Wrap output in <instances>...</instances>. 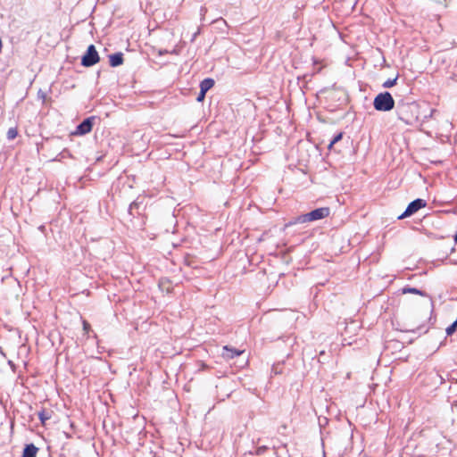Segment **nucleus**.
Returning a JSON list of instances; mask_svg holds the SVG:
<instances>
[{"label":"nucleus","instance_id":"nucleus-14","mask_svg":"<svg viewBox=\"0 0 457 457\" xmlns=\"http://www.w3.org/2000/svg\"><path fill=\"white\" fill-rule=\"evenodd\" d=\"M456 328H457V318H456V320L446 328V330H445L446 334L448 336L453 335L455 332Z\"/></svg>","mask_w":457,"mask_h":457},{"label":"nucleus","instance_id":"nucleus-1","mask_svg":"<svg viewBox=\"0 0 457 457\" xmlns=\"http://www.w3.org/2000/svg\"><path fill=\"white\" fill-rule=\"evenodd\" d=\"M329 212L330 211L329 208L328 207L318 208L308 213L302 214L296 217L293 221L289 222L287 226L296 223H305L319 220L328 217L329 215Z\"/></svg>","mask_w":457,"mask_h":457},{"label":"nucleus","instance_id":"nucleus-8","mask_svg":"<svg viewBox=\"0 0 457 457\" xmlns=\"http://www.w3.org/2000/svg\"><path fill=\"white\" fill-rule=\"evenodd\" d=\"M38 448L36 447L33 444L26 445L23 449L22 457H36Z\"/></svg>","mask_w":457,"mask_h":457},{"label":"nucleus","instance_id":"nucleus-9","mask_svg":"<svg viewBox=\"0 0 457 457\" xmlns=\"http://www.w3.org/2000/svg\"><path fill=\"white\" fill-rule=\"evenodd\" d=\"M214 85V80L212 79H204L200 83V90L207 92L210 90Z\"/></svg>","mask_w":457,"mask_h":457},{"label":"nucleus","instance_id":"nucleus-2","mask_svg":"<svg viewBox=\"0 0 457 457\" xmlns=\"http://www.w3.org/2000/svg\"><path fill=\"white\" fill-rule=\"evenodd\" d=\"M373 105L377 111L388 112L394 109L395 100L389 92H384L374 98Z\"/></svg>","mask_w":457,"mask_h":457},{"label":"nucleus","instance_id":"nucleus-5","mask_svg":"<svg viewBox=\"0 0 457 457\" xmlns=\"http://www.w3.org/2000/svg\"><path fill=\"white\" fill-rule=\"evenodd\" d=\"M95 117L91 116L85 119L79 125L77 126L74 135L83 136L92 130Z\"/></svg>","mask_w":457,"mask_h":457},{"label":"nucleus","instance_id":"nucleus-18","mask_svg":"<svg viewBox=\"0 0 457 457\" xmlns=\"http://www.w3.org/2000/svg\"><path fill=\"white\" fill-rule=\"evenodd\" d=\"M83 330L86 333H88L89 330H90V324L87 321H86V320L83 321Z\"/></svg>","mask_w":457,"mask_h":457},{"label":"nucleus","instance_id":"nucleus-20","mask_svg":"<svg viewBox=\"0 0 457 457\" xmlns=\"http://www.w3.org/2000/svg\"><path fill=\"white\" fill-rule=\"evenodd\" d=\"M399 119H400V120H403L406 124H409V123H410V121H409V120H405V119L401 115V113L399 114Z\"/></svg>","mask_w":457,"mask_h":457},{"label":"nucleus","instance_id":"nucleus-10","mask_svg":"<svg viewBox=\"0 0 457 457\" xmlns=\"http://www.w3.org/2000/svg\"><path fill=\"white\" fill-rule=\"evenodd\" d=\"M52 417L51 411L42 410L38 412V418L43 425H45L46 421L50 420Z\"/></svg>","mask_w":457,"mask_h":457},{"label":"nucleus","instance_id":"nucleus-15","mask_svg":"<svg viewBox=\"0 0 457 457\" xmlns=\"http://www.w3.org/2000/svg\"><path fill=\"white\" fill-rule=\"evenodd\" d=\"M342 136H343V135H342V133H339V134L336 135V136L334 137V138L331 140V142H330V144H329L328 147H329V148H331V147H332V145H333L334 144H336L337 142H338L339 140H341V139H342Z\"/></svg>","mask_w":457,"mask_h":457},{"label":"nucleus","instance_id":"nucleus-11","mask_svg":"<svg viewBox=\"0 0 457 457\" xmlns=\"http://www.w3.org/2000/svg\"><path fill=\"white\" fill-rule=\"evenodd\" d=\"M403 294H416V295H426V293L418 289V288H415V287H403Z\"/></svg>","mask_w":457,"mask_h":457},{"label":"nucleus","instance_id":"nucleus-16","mask_svg":"<svg viewBox=\"0 0 457 457\" xmlns=\"http://www.w3.org/2000/svg\"><path fill=\"white\" fill-rule=\"evenodd\" d=\"M137 208H138V204L137 202L131 203L130 205H129V213L132 215L133 210L137 209Z\"/></svg>","mask_w":457,"mask_h":457},{"label":"nucleus","instance_id":"nucleus-3","mask_svg":"<svg viewBox=\"0 0 457 457\" xmlns=\"http://www.w3.org/2000/svg\"><path fill=\"white\" fill-rule=\"evenodd\" d=\"M99 62V55L94 45L87 47L86 54L83 55L81 64L85 67H91Z\"/></svg>","mask_w":457,"mask_h":457},{"label":"nucleus","instance_id":"nucleus-19","mask_svg":"<svg viewBox=\"0 0 457 457\" xmlns=\"http://www.w3.org/2000/svg\"><path fill=\"white\" fill-rule=\"evenodd\" d=\"M266 449H267L266 446H260V447L257 448L256 453L258 455H261V454H262L266 451Z\"/></svg>","mask_w":457,"mask_h":457},{"label":"nucleus","instance_id":"nucleus-12","mask_svg":"<svg viewBox=\"0 0 457 457\" xmlns=\"http://www.w3.org/2000/svg\"><path fill=\"white\" fill-rule=\"evenodd\" d=\"M18 136V129L16 127L10 128L7 130L6 137L8 140H13Z\"/></svg>","mask_w":457,"mask_h":457},{"label":"nucleus","instance_id":"nucleus-6","mask_svg":"<svg viewBox=\"0 0 457 457\" xmlns=\"http://www.w3.org/2000/svg\"><path fill=\"white\" fill-rule=\"evenodd\" d=\"M243 353V351L237 350L234 348H229L228 346H224L222 351V357L226 359H233L236 356H238Z\"/></svg>","mask_w":457,"mask_h":457},{"label":"nucleus","instance_id":"nucleus-13","mask_svg":"<svg viewBox=\"0 0 457 457\" xmlns=\"http://www.w3.org/2000/svg\"><path fill=\"white\" fill-rule=\"evenodd\" d=\"M396 80H397V77H396V78H395V79H389L386 80V81L383 83V85H382V86H383V87H385V88L392 87H394V86L396 84Z\"/></svg>","mask_w":457,"mask_h":457},{"label":"nucleus","instance_id":"nucleus-4","mask_svg":"<svg viewBox=\"0 0 457 457\" xmlns=\"http://www.w3.org/2000/svg\"><path fill=\"white\" fill-rule=\"evenodd\" d=\"M427 204L426 201L423 199H416L409 204L406 210L403 213H402L398 219L403 220L406 217L411 216L412 214L416 213L419 210L425 207Z\"/></svg>","mask_w":457,"mask_h":457},{"label":"nucleus","instance_id":"nucleus-7","mask_svg":"<svg viewBox=\"0 0 457 457\" xmlns=\"http://www.w3.org/2000/svg\"><path fill=\"white\" fill-rule=\"evenodd\" d=\"M110 65L112 67H117L123 62V54L121 53H115L109 56Z\"/></svg>","mask_w":457,"mask_h":457},{"label":"nucleus","instance_id":"nucleus-17","mask_svg":"<svg viewBox=\"0 0 457 457\" xmlns=\"http://www.w3.org/2000/svg\"><path fill=\"white\" fill-rule=\"evenodd\" d=\"M206 92L200 90L199 95L196 97L197 102H202L205 97Z\"/></svg>","mask_w":457,"mask_h":457}]
</instances>
